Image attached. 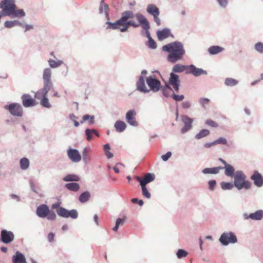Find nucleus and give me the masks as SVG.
<instances>
[{"mask_svg":"<svg viewBox=\"0 0 263 263\" xmlns=\"http://www.w3.org/2000/svg\"><path fill=\"white\" fill-rule=\"evenodd\" d=\"M140 24L142 25L145 30L149 28L147 20L143 15L140 13L135 15L132 11H126L122 13L121 17L116 22H107V28L119 29L121 32H124L127 31L129 26L136 28L139 27Z\"/></svg>","mask_w":263,"mask_h":263,"instance_id":"f257e3e1","label":"nucleus"},{"mask_svg":"<svg viewBox=\"0 0 263 263\" xmlns=\"http://www.w3.org/2000/svg\"><path fill=\"white\" fill-rule=\"evenodd\" d=\"M162 49L163 51L169 52L167 60L173 63L181 60L185 53L182 44L179 42H174L164 45Z\"/></svg>","mask_w":263,"mask_h":263,"instance_id":"f03ea898","label":"nucleus"},{"mask_svg":"<svg viewBox=\"0 0 263 263\" xmlns=\"http://www.w3.org/2000/svg\"><path fill=\"white\" fill-rule=\"evenodd\" d=\"M247 177L243 172L236 171L234 175V185L238 189L243 188L249 189L251 186V182L246 180Z\"/></svg>","mask_w":263,"mask_h":263,"instance_id":"7ed1b4c3","label":"nucleus"},{"mask_svg":"<svg viewBox=\"0 0 263 263\" xmlns=\"http://www.w3.org/2000/svg\"><path fill=\"white\" fill-rule=\"evenodd\" d=\"M49 90H46L45 88H42L35 93L34 97L37 99H40L41 105L44 107L50 108L51 107L48 99L47 98V93Z\"/></svg>","mask_w":263,"mask_h":263,"instance_id":"20e7f679","label":"nucleus"},{"mask_svg":"<svg viewBox=\"0 0 263 263\" xmlns=\"http://www.w3.org/2000/svg\"><path fill=\"white\" fill-rule=\"evenodd\" d=\"M180 84V81L179 80V76L177 74H175L174 72L171 73L168 80V84H166V87L168 88L178 92L179 91Z\"/></svg>","mask_w":263,"mask_h":263,"instance_id":"39448f33","label":"nucleus"},{"mask_svg":"<svg viewBox=\"0 0 263 263\" xmlns=\"http://www.w3.org/2000/svg\"><path fill=\"white\" fill-rule=\"evenodd\" d=\"M220 242L223 245L229 243H234L237 241L235 235L232 232L223 233L219 238Z\"/></svg>","mask_w":263,"mask_h":263,"instance_id":"423d86ee","label":"nucleus"},{"mask_svg":"<svg viewBox=\"0 0 263 263\" xmlns=\"http://www.w3.org/2000/svg\"><path fill=\"white\" fill-rule=\"evenodd\" d=\"M57 214L61 217L68 218L71 217L73 219H76L78 216V214L76 210H71L68 211L66 209L60 207L56 211Z\"/></svg>","mask_w":263,"mask_h":263,"instance_id":"0eeeda50","label":"nucleus"},{"mask_svg":"<svg viewBox=\"0 0 263 263\" xmlns=\"http://www.w3.org/2000/svg\"><path fill=\"white\" fill-rule=\"evenodd\" d=\"M51 70L50 68H46L44 70L43 78L44 80V87L46 91L50 90L52 86L51 81Z\"/></svg>","mask_w":263,"mask_h":263,"instance_id":"6e6552de","label":"nucleus"},{"mask_svg":"<svg viewBox=\"0 0 263 263\" xmlns=\"http://www.w3.org/2000/svg\"><path fill=\"white\" fill-rule=\"evenodd\" d=\"M146 83L150 89L154 92L158 91L161 87L160 82L155 76H149L146 79Z\"/></svg>","mask_w":263,"mask_h":263,"instance_id":"1a4fd4ad","label":"nucleus"},{"mask_svg":"<svg viewBox=\"0 0 263 263\" xmlns=\"http://www.w3.org/2000/svg\"><path fill=\"white\" fill-rule=\"evenodd\" d=\"M5 108L9 110L11 114L14 116L21 117L23 115V108L19 104L12 103L9 105H6Z\"/></svg>","mask_w":263,"mask_h":263,"instance_id":"9d476101","label":"nucleus"},{"mask_svg":"<svg viewBox=\"0 0 263 263\" xmlns=\"http://www.w3.org/2000/svg\"><path fill=\"white\" fill-rule=\"evenodd\" d=\"M146 10L149 14L154 16V21L157 25L160 26L161 25V21L158 17L160 13L158 8L155 5L151 4L147 6Z\"/></svg>","mask_w":263,"mask_h":263,"instance_id":"9b49d317","label":"nucleus"},{"mask_svg":"<svg viewBox=\"0 0 263 263\" xmlns=\"http://www.w3.org/2000/svg\"><path fill=\"white\" fill-rule=\"evenodd\" d=\"M14 239V235L11 231L3 230L1 233V240L4 243H9Z\"/></svg>","mask_w":263,"mask_h":263,"instance_id":"f8f14e48","label":"nucleus"},{"mask_svg":"<svg viewBox=\"0 0 263 263\" xmlns=\"http://www.w3.org/2000/svg\"><path fill=\"white\" fill-rule=\"evenodd\" d=\"M21 99L23 105L26 107L35 106L38 104V103L36 102L35 100L32 98L31 96L28 94L23 95L21 97Z\"/></svg>","mask_w":263,"mask_h":263,"instance_id":"ddd939ff","label":"nucleus"},{"mask_svg":"<svg viewBox=\"0 0 263 263\" xmlns=\"http://www.w3.org/2000/svg\"><path fill=\"white\" fill-rule=\"evenodd\" d=\"M155 178V175L150 173L146 174L143 179L140 177L135 176V178L140 182L141 186H146L147 183L153 181Z\"/></svg>","mask_w":263,"mask_h":263,"instance_id":"4468645a","label":"nucleus"},{"mask_svg":"<svg viewBox=\"0 0 263 263\" xmlns=\"http://www.w3.org/2000/svg\"><path fill=\"white\" fill-rule=\"evenodd\" d=\"M0 8H5L9 12L12 13L14 9L16 8L14 0H3L0 3Z\"/></svg>","mask_w":263,"mask_h":263,"instance_id":"2eb2a0df","label":"nucleus"},{"mask_svg":"<svg viewBox=\"0 0 263 263\" xmlns=\"http://www.w3.org/2000/svg\"><path fill=\"white\" fill-rule=\"evenodd\" d=\"M69 158L73 162H78L81 160V155L76 149H69L67 151Z\"/></svg>","mask_w":263,"mask_h":263,"instance_id":"dca6fc26","label":"nucleus"},{"mask_svg":"<svg viewBox=\"0 0 263 263\" xmlns=\"http://www.w3.org/2000/svg\"><path fill=\"white\" fill-rule=\"evenodd\" d=\"M182 121L183 122L184 125L181 129V133L184 134L188 130L191 129L192 125V124L193 122L192 119L190 118L187 116H183L182 117Z\"/></svg>","mask_w":263,"mask_h":263,"instance_id":"f3484780","label":"nucleus"},{"mask_svg":"<svg viewBox=\"0 0 263 263\" xmlns=\"http://www.w3.org/2000/svg\"><path fill=\"white\" fill-rule=\"evenodd\" d=\"M192 73L195 77H198L202 74H206V71L196 67L194 65H189L188 67V71L187 74Z\"/></svg>","mask_w":263,"mask_h":263,"instance_id":"a211bd4d","label":"nucleus"},{"mask_svg":"<svg viewBox=\"0 0 263 263\" xmlns=\"http://www.w3.org/2000/svg\"><path fill=\"white\" fill-rule=\"evenodd\" d=\"M251 179L253 180L254 184L257 187H261L263 185V177L257 171L254 172Z\"/></svg>","mask_w":263,"mask_h":263,"instance_id":"6ab92c4d","label":"nucleus"},{"mask_svg":"<svg viewBox=\"0 0 263 263\" xmlns=\"http://www.w3.org/2000/svg\"><path fill=\"white\" fill-rule=\"evenodd\" d=\"M243 217L245 219H248L250 218L254 220H259L263 217V211L258 210L256 211L254 213H251L249 215L247 214H244Z\"/></svg>","mask_w":263,"mask_h":263,"instance_id":"aec40b11","label":"nucleus"},{"mask_svg":"<svg viewBox=\"0 0 263 263\" xmlns=\"http://www.w3.org/2000/svg\"><path fill=\"white\" fill-rule=\"evenodd\" d=\"M49 208L45 204H42L37 207L36 214L41 218H45L47 216L49 213Z\"/></svg>","mask_w":263,"mask_h":263,"instance_id":"412c9836","label":"nucleus"},{"mask_svg":"<svg viewBox=\"0 0 263 263\" xmlns=\"http://www.w3.org/2000/svg\"><path fill=\"white\" fill-rule=\"evenodd\" d=\"M136 112L134 110H129L126 115V119L127 122L131 125L137 126L138 125L135 120Z\"/></svg>","mask_w":263,"mask_h":263,"instance_id":"4be33fe9","label":"nucleus"},{"mask_svg":"<svg viewBox=\"0 0 263 263\" xmlns=\"http://www.w3.org/2000/svg\"><path fill=\"white\" fill-rule=\"evenodd\" d=\"M137 89L138 90L143 92H148L149 90L147 89L145 84L144 78L141 76L137 83Z\"/></svg>","mask_w":263,"mask_h":263,"instance_id":"5701e85b","label":"nucleus"},{"mask_svg":"<svg viewBox=\"0 0 263 263\" xmlns=\"http://www.w3.org/2000/svg\"><path fill=\"white\" fill-rule=\"evenodd\" d=\"M157 35L158 39L160 41H162L165 39L172 35L170 30L167 28L163 29L162 30L158 31L157 32Z\"/></svg>","mask_w":263,"mask_h":263,"instance_id":"b1692460","label":"nucleus"},{"mask_svg":"<svg viewBox=\"0 0 263 263\" xmlns=\"http://www.w3.org/2000/svg\"><path fill=\"white\" fill-rule=\"evenodd\" d=\"M12 260L13 263H26L24 255L20 252H17L13 256Z\"/></svg>","mask_w":263,"mask_h":263,"instance_id":"393cba45","label":"nucleus"},{"mask_svg":"<svg viewBox=\"0 0 263 263\" xmlns=\"http://www.w3.org/2000/svg\"><path fill=\"white\" fill-rule=\"evenodd\" d=\"M189 66H185L181 64H176L173 68V71L174 72H182L185 71L187 74V71H188Z\"/></svg>","mask_w":263,"mask_h":263,"instance_id":"a878e982","label":"nucleus"},{"mask_svg":"<svg viewBox=\"0 0 263 263\" xmlns=\"http://www.w3.org/2000/svg\"><path fill=\"white\" fill-rule=\"evenodd\" d=\"M223 169V167L218 166L213 168H206L202 170L204 174H216L219 172L220 170Z\"/></svg>","mask_w":263,"mask_h":263,"instance_id":"bb28decb","label":"nucleus"},{"mask_svg":"<svg viewBox=\"0 0 263 263\" xmlns=\"http://www.w3.org/2000/svg\"><path fill=\"white\" fill-rule=\"evenodd\" d=\"M115 127L118 132H123L126 127L125 123L122 121H117L115 124Z\"/></svg>","mask_w":263,"mask_h":263,"instance_id":"cd10ccee","label":"nucleus"},{"mask_svg":"<svg viewBox=\"0 0 263 263\" xmlns=\"http://www.w3.org/2000/svg\"><path fill=\"white\" fill-rule=\"evenodd\" d=\"M223 48L219 46H213L208 49V51L211 54H216L222 52Z\"/></svg>","mask_w":263,"mask_h":263,"instance_id":"c85d7f7f","label":"nucleus"},{"mask_svg":"<svg viewBox=\"0 0 263 263\" xmlns=\"http://www.w3.org/2000/svg\"><path fill=\"white\" fill-rule=\"evenodd\" d=\"M5 27L7 28H10L15 26H20L23 27V25L22 23H20L18 21H6L4 24Z\"/></svg>","mask_w":263,"mask_h":263,"instance_id":"c756f323","label":"nucleus"},{"mask_svg":"<svg viewBox=\"0 0 263 263\" xmlns=\"http://www.w3.org/2000/svg\"><path fill=\"white\" fill-rule=\"evenodd\" d=\"M64 181H79L80 180V177L73 174H68L64 177L63 179Z\"/></svg>","mask_w":263,"mask_h":263,"instance_id":"7c9ffc66","label":"nucleus"},{"mask_svg":"<svg viewBox=\"0 0 263 263\" xmlns=\"http://www.w3.org/2000/svg\"><path fill=\"white\" fill-rule=\"evenodd\" d=\"M223 168L225 169V174L227 176L230 177H234V167L230 164H228L225 166Z\"/></svg>","mask_w":263,"mask_h":263,"instance_id":"2f4dec72","label":"nucleus"},{"mask_svg":"<svg viewBox=\"0 0 263 263\" xmlns=\"http://www.w3.org/2000/svg\"><path fill=\"white\" fill-rule=\"evenodd\" d=\"M65 187L69 190L74 192H77L80 189V185L77 183H67Z\"/></svg>","mask_w":263,"mask_h":263,"instance_id":"473e14b6","label":"nucleus"},{"mask_svg":"<svg viewBox=\"0 0 263 263\" xmlns=\"http://www.w3.org/2000/svg\"><path fill=\"white\" fill-rule=\"evenodd\" d=\"M86 135L87 136V140L88 141H90L92 138V136L93 135H96L97 137L99 136V134L97 132L95 129H87L85 131Z\"/></svg>","mask_w":263,"mask_h":263,"instance_id":"72a5a7b5","label":"nucleus"},{"mask_svg":"<svg viewBox=\"0 0 263 263\" xmlns=\"http://www.w3.org/2000/svg\"><path fill=\"white\" fill-rule=\"evenodd\" d=\"M90 197V193L88 192H85L80 195L79 200L81 202L84 203L88 201Z\"/></svg>","mask_w":263,"mask_h":263,"instance_id":"f704fd0d","label":"nucleus"},{"mask_svg":"<svg viewBox=\"0 0 263 263\" xmlns=\"http://www.w3.org/2000/svg\"><path fill=\"white\" fill-rule=\"evenodd\" d=\"M48 63L50 67L52 68L58 67L63 63V62L62 61H55L53 60H48Z\"/></svg>","mask_w":263,"mask_h":263,"instance_id":"c9c22d12","label":"nucleus"},{"mask_svg":"<svg viewBox=\"0 0 263 263\" xmlns=\"http://www.w3.org/2000/svg\"><path fill=\"white\" fill-rule=\"evenodd\" d=\"M210 132L209 130L206 129H203L201 130L200 132L196 135L195 138L197 139H200L208 136Z\"/></svg>","mask_w":263,"mask_h":263,"instance_id":"e433bc0d","label":"nucleus"},{"mask_svg":"<svg viewBox=\"0 0 263 263\" xmlns=\"http://www.w3.org/2000/svg\"><path fill=\"white\" fill-rule=\"evenodd\" d=\"M29 161L26 158H23L20 160V166L22 170H26L29 167Z\"/></svg>","mask_w":263,"mask_h":263,"instance_id":"4c0bfd02","label":"nucleus"},{"mask_svg":"<svg viewBox=\"0 0 263 263\" xmlns=\"http://www.w3.org/2000/svg\"><path fill=\"white\" fill-rule=\"evenodd\" d=\"M25 15V13L23 9L16 10V8H14L13 12L12 13L11 16L16 17H23Z\"/></svg>","mask_w":263,"mask_h":263,"instance_id":"58836bf2","label":"nucleus"},{"mask_svg":"<svg viewBox=\"0 0 263 263\" xmlns=\"http://www.w3.org/2000/svg\"><path fill=\"white\" fill-rule=\"evenodd\" d=\"M224 83L227 86H233L237 85L238 84V81L232 78H227L225 80Z\"/></svg>","mask_w":263,"mask_h":263,"instance_id":"ea45409f","label":"nucleus"},{"mask_svg":"<svg viewBox=\"0 0 263 263\" xmlns=\"http://www.w3.org/2000/svg\"><path fill=\"white\" fill-rule=\"evenodd\" d=\"M220 185L223 190H226L232 189L234 185L232 183L222 182L220 183Z\"/></svg>","mask_w":263,"mask_h":263,"instance_id":"a19ab883","label":"nucleus"},{"mask_svg":"<svg viewBox=\"0 0 263 263\" xmlns=\"http://www.w3.org/2000/svg\"><path fill=\"white\" fill-rule=\"evenodd\" d=\"M187 254V252L183 249H179L176 253V255L178 258L185 257Z\"/></svg>","mask_w":263,"mask_h":263,"instance_id":"79ce46f5","label":"nucleus"},{"mask_svg":"<svg viewBox=\"0 0 263 263\" xmlns=\"http://www.w3.org/2000/svg\"><path fill=\"white\" fill-rule=\"evenodd\" d=\"M215 145L218 144H223V145H226L227 146H229V144H228L227 140L226 138L223 137H220L216 140L214 141Z\"/></svg>","mask_w":263,"mask_h":263,"instance_id":"37998d69","label":"nucleus"},{"mask_svg":"<svg viewBox=\"0 0 263 263\" xmlns=\"http://www.w3.org/2000/svg\"><path fill=\"white\" fill-rule=\"evenodd\" d=\"M108 6L107 4H105L103 3H101V6L100 7V13H104L106 14H108Z\"/></svg>","mask_w":263,"mask_h":263,"instance_id":"c03bdc74","label":"nucleus"},{"mask_svg":"<svg viewBox=\"0 0 263 263\" xmlns=\"http://www.w3.org/2000/svg\"><path fill=\"white\" fill-rule=\"evenodd\" d=\"M124 219H122L120 218H118L116 220L115 226L112 228L113 231H117L119 228L120 224H122L124 222Z\"/></svg>","mask_w":263,"mask_h":263,"instance_id":"a18cd8bd","label":"nucleus"},{"mask_svg":"<svg viewBox=\"0 0 263 263\" xmlns=\"http://www.w3.org/2000/svg\"><path fill=\"white\" fill-rule=\"evenodd\" d=\"M88 120H89L90 124H93L94 122V117L90 116L88 115H84L83 117V121H82L81 123H83V121H85Z\"/></svg>","mask_w":263,"mask_h":263,"instance_id":"49530a36","label":"nucleus"},{"mask_svg":"<svg viewBox=\"0 0 263 263\" xmlns=\"http://www.w3.org/2000/svg\"><path fill=\"white\" fill-rule=\"evenodd\" d=\"M141 188L143 195L147 198H149L151 195L148 192L146 186H141Z\"/></svg>","mask_w":263,"mask_h":263,"instance_id":"de8ad7c7","label":"nucleus"},{"mask_svg":"<svg viewBox=\"0 0 263 263\" xmlns=\"http://www.w3.org/2000/svg\"><path fill=\"white\" fill-rule=\"evenodd\" d=\"M206 124L212 127H217L218 126V124L217 122L213 121L211 119H208L205 121Z\"/></svg>","mask_w":263,"mask_h":263,"instance_id":"09e8293b","label":"nucleus"},{"mask_svg":"<svg viewBox=\"0 0 263 263\" xmlns=\"http://www.w3.org/2000/svg\"><path fill=\"white\" fill-rule=\"evenodd\" d=\"M255 49L259 52L263 53V43L258 42L255 45Z\"/></svg>","mask_w":263,"mask_h":263,"instance_id":"8fccbe9b","label":"nucleus"},{"mask_svg":"<svg viewBox=\"0 0 263 263\" xmlns=\"http://www.w3.org/2000/svg\"><path fill=\"white\" fill-rule=\"evenodd\" d=\"M171 97L176 101H181L184 98L183 95H176L175 93H173V95H172Z\"/></svg>","mask_w":263,"mask_h":263,"instance_id":"3c124183","label":"nucleus"},{"mask_svg":"<svg viewBox=\"0 0 263 263\" xmlns=\"http://www.w3.org/2000/svg\"><path fill=\"white\" fill-rule=\"evenodd\" d=\"M210 100L207 98H201L199 99V103L201 104V105L205 108V105L209 104L210 103Z\"/></svg>","mask_w":263,"mask_h":263,"instance_id":"603ef678","label":"nucleus"},{"mask_svg":"<svg viewBox=\"0 0 263 263\" xmlns=\"http://www.w3.org/2000/svg\"><path fill=\"white\" fill-rule=\"evenodd\" d=\"M3 9V10L0 12V17H1L3 16L4 15H8V16H11L12 13L8 11V10H7L5 8H1Z\"/></svg>","mask_w":263,"mask_h":263,"instance_id":"864d4df0","label":"nucleus"},{"mask_svg":"<svg viewBox=\"0 0 263 263\" xmlns=\"http://www.w3.org/2000/svg\"><path fill=\"white\" fill-rule=\"evenodd\" d=\"M148 45L149 47L152 49H155L157 47L156 42L151 37L149 39Z\"/></svg>","mask_w":263,"mask_h":263,"instance_id":"5fc2aeb1","label":"nucleus"},{"mask_svg":"<svg viewBox=\"0 0 263 263\" xmlns=\"http://www.w3.org/2000/svg\"><path fill=\"white\" fill-rule=\"evenodd\" d=\"M47 218L49 220H53L56 218V215L53 211H50L49 210V213L47 215Z\"/></svg>","mask_w":263,"mask_h":263,"instance_id":"6e6d98bb","label":"nucleus"},{"mask_svg":"<svg viewBox=\"0 0 263 263\" xmlns=\"http://www.w3.org/2000/svg\"><path fill=\"white\" fill-rule=\"evenodd\" d=\"M209 188L210 190H213L214 187L215 186L216 184V182L215 180H210V181H209Z\"/></svg>","mask_w":263,"mask_h":263,"instance_id":"4d7b16f0","label":"nucleus"},{"mask_svg":"<svg viewBox=\"0 0 263 263\" xmlns=\"http://www.w3.org/2000/svg\"><path fill=\"white\" fill-rule=\"evenodd\" d=\"M171 155H172L171 152H168L166 154L163 155L161 156V158L162 159V160L163 161H166L171 157Z\"/></svg>","mask_w":263,"mask_h":263,"instance_id":"13d9d810","label":"nucleus"},{"mask_svg":"<svg viewBox=\"0 0 263 263\" xmlns=\"http://www.w3.org/2000/svg\"><path fill=\"white\" fill-rule=\"evenodd\" d=\"M54 234L51 232L49 233L47 235V239L48 241L50 242H52L54 240Z\"/></svg>","mask_w":263,"mask_h":263,"instance_id":"bf43d9fd","label":"nucleus"},{"mask_svg":"<svg viewBox=\"0 0 263 263\" xmlns=\"http://www.w3.org/2000/svg\"><path fill=\"white\" fill-rule=\"evenodd\" d=\"M132 201L134 203H138L140 206L143 204V201L142 200H138L137 198H133Z\"/></svg>","mask_w":263,"mask_h":263,"instance_id":"052dcab7","label":"nucleus"},{"mask_svg":"<svg viewBox=\"0 0 263 263\" xmlns=\"http://www.w3.org/2000/svg\"><path fill=\"white\" fill-rule=\"evenodd\" d=\"M219 4L222 7H226L227 5V0H217Z\"/></svg>","mask_w":263,"mask_h":263,"instance_id":"680f3d73","label":"nucleus"},{"mask_svg":"<svg viewBox=\"0 0 263 263\" xmlns=\"http://www.w3.org/2000/svg\"><path fill=\"white\" fill-rule=\"evenodd\" d=\"M215 141L211 143H206L204 144V146L206 148H210V147L215 145Z\"/></svg>","mask_w":263,"mask_h":263,"instance_id":"e2e57ef3","label":"nucleus"},{"mask_svg":"<svg viewBox=\"0 0 263 263\" xmlns=\"http://www.w3.org/2000/svg\"><path fill=\"white\" fill-rule=\"evenodd\" d=\"M118 165H123L121 163H117L114 167V170L116 173H119V168L118 167Z\"/></svg>","mask_w":263,"mask_h":263,"instance_id":"0e129e2a","label":"nucleus"},{"mask_svg":"<svg viewBox=\"0 0 263 263\" xmlns=\"http://www.w3.org/2000/svg\"><path fill=\"white\" fill-rule=\"evenodd\" d=\"M60 203L58 202V203L53 204L51 206V208L52 209H57H57H58V208H60Z\"/></svg>","mask_w":263,"mask_h":263,"instance_id":"69168bd1","label":"nucleus"},{"mask_svg":"<svg viewBox=\"0 0 263 263\" xmlns=\"http://www.w3.org/2000/svg\"><path fill=\"white\" fill-rule=\"evenodd\" d=\"M105 153L108 159H110L113 157V154L111 153L109 151L105 152Z\"/></svg>","mask_w":263,"mask_h":263,"instance_id":"338daca9","label":"nucleus"},{"mask_svg":"<svg viewBox=\"0 0 263 263\" xmlns=\"http://www.w3.org/2000/svg\"><path fill=\"white\" fill-rule=\"evenodd\" d=\"M190 106V104L189 102H184L182 103V107L184 108H188Z\"/></svg>","mask_w":263,"mask_h":263,"instance_id":"774afa93","label":"nucleus"}]
</instances>
